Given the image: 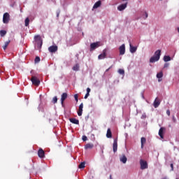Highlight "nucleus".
Here are the masks:
<instances>
[{
  "instance_id": "21",
  "label": "nucleus",
  "mask_w": 179,
  "mask_h": 179,
  "mask_svg": "<svg viewBox=\"0 0 179 179\" xmlns=\"http://www.w3.org/2000/svg\"><path fill=\"white\" fill-rule=\"evenodd\" d=\"M94 147V145L93 143H87L85 145V149H93Z\"/></svg>"
},
{
  "instance_id": "4",
  "label": "nucleus",
  "mask_w": 179,
  "mask_h": 179,
  "mask_svg": "<svg viewBox=\"0 0 179 179\" xmlns=\"http://www.w3.org/2000/svg\"><path fill=\"white\" fill-rule=\"evenodd\" d=\"M140 164H141V170H145L148 169V162L146 161H143V159H141Z\"/></svg>"
},
{
  "instance_id": "28",
  "label": "nucleus",
  "mask_w": 179,
  "mask_h": 179,
  "mask_svg": "<svg viewBox=\"0 0 179 179\" xmlns=\"http://www.w3.org/2000/svg\"><path fill=\"white\" fill-rule=\"evenodd\" d=\"M157 78L158 79H161V78H163V71H160L157 74Z\"/></svg>"
},
{
  "instance_id": "38",
  "label": "nucleus",
  "mask_w": 179,
  "mask_h": 179,
  "mask_svg": "<svg viewBox=\"0 0 179 179\" xmlns=\"http://www.w3.org/2000/svg\"><path fill=\"white\" fill-rule=\"evenodd\" d=\"M169 65L170 64L169 63H166L164 66V68H169Z\"/></svg>"
},
{
  "instance_id": "44",
  "label": "nucleus",
  "mask_w": 179,
  "mask_h": 179,
  "mask_svg": "<svg viewBox=\"0 0 179 179\" xmlns=\"http://www.w3.org/2000/svg\"><path fill=\"white\" fill-rule=\"evenodd\" d=\"M173 122H176V118L174 117V116L173 117Z\"/></svg>"
},
{
  "instance_id": "35",
  "label": "nucleus",
  "mask_w": 179,
  "mask_h": 179,
  "mask_svg": "<svg viewBox=\"0 0 179 179\" xmlns=\"http://www.w3.org/2000/svg\"><path fill=\"white\" fill-rule=\"evenodd\" d=\"M78 94H76L74 95V99H75V100H76V101L77 103H78Z\"/></svg>"
},
{
  "instance_id": "27",
  "label": "nucleus",
  "mask_w": 179,
  "mask_h": 179,
  "mask_svg": "<svg viewBox=\"0 0 179 179\" xmlns=\"http://www.w3.org/2000/svg\"><path fill=\"white\" fill-rule=\"evenodd\" d=\"M35 41H41V36L40 35H36L34 36Z\"/></svg>"
},
{
  "instance_id": "6",
  "label": "nucleus",
  "mask_w": 179,
  "mask_h": 179,
  "mask_svg": "<svg viewBox=\"0 0 179 179\" xmlns=\"http://www.w3.org/2000/svg\"><path fill=\"white\" fill-rule=\"evenodd\" d=\"M38 156L41 159H43V157H45V152H44L43 148H40L38 151Z\"/></svg>"
},
{
  "instance_id": "46",
  "label": "nucleus",
  "mask_w": 179,
  "mask_h": 179,
  "mask_svg": "<svg viewBox=\"0 0 179 179\" xmlns=\"http://www.w3.org/2000/svg\"><path fill=\"white\" fill-rule=\"evenodd\" d=\"M43 45V42L41 43V45Z\"/></svg>"
},
{
  "instance_id": "11",
  "label": "nucleus",
  "mask_w": 179,
  "mask_h": 179,
  "mask_svg": "<svg viewBox=\"0 0 179 179\" xmlns=\"http://www.w3.org/2000/svg\"><path fill=\"white\" fill-rule=\"evenodd\" d=\"M119 51L120 55H124V54H125V45L122 44L121 46H120Z\"/></svg>"
},
{
  "instance_id": "12",
  "label": "nucleus",
  "mask_w": 179,
  "mask_h": 179,
  "mask_svg": "<svg viewBox=\"0 0 179 179\" xmlns=\"http://www.w3.org/2000/svg\"><path fill=\"white\" fill-rule=\"evenodd\" d=\"M164 131H166V128L164 127H161L159 130V136L162 139H164V136L163 135Z\"/></svg>"
},
{
  "instance_id": "22",
  "label": "nucleus",
  "mask_w": 179,
  "mask_h": 179,
  "mask_svg": "<svg viewBox=\"0 0 179 179\" xmlns=\"http://www.w3.org/2000/svg\"><path fill=\"white\" fill-rule=\"evenodd\" d=\"M10 44V40H8V41L5 42L4 45L3 46V50H6L8 48V46Z\"/></svg>"
},
{
  "instance_id": "41",
  "label": "nucleus",
  "mask_w": 179,
  "mask_h": 179,
  "mask_svg": "<svg viewBox=\"0 0 179 179\" xmlns=\"http://www.w3.org/2000/svg\"><path fill=\"white\" fill-rule=\"evenodd\" d=\"M166 114L169 115V117H170V110H166Z\"/></svg>"
},
{
  "instance_id": "14",
  "label": "nucleus",
  "mask_w": 179,
  "mask_h": 179,
  "mask_svg": "<svg viewBox=\"0 0 179 179\" xmlns=\"http://www.w3.org/2000/svg\"><path fill=\"white\" fill-rule=\"evenodd\" d=\"M129 47H130V52H131V54L136 52V50H138V48L136 46H133L132 44L129 43Z\"/></svg>"
},
{
  "instance_id": "20",
  "label": "nucleus",
  "mask_w": 179,
  "mask_h": 179,
  "mask_svg": "<svg viewBox=\"0 0 179 179\" xmlns=\"http://www.w3.org/2000/svg\"><path fill=\"white\" fill-rule=\"evenodd\" d=\"M106 138H113V133H111V129H107Z\"/></svg>"
},
{
  "instance_id": "31",
  "label": "nucleus",
  "mask_w": 179,
  "mask_h": 179,
  "mask_svg": "<svg viewBox=\"0 0 179 179\" xmlns=\"http://www.w3.org/2000/svg\"><path fill=\"white\" fill-rule=\"evenodd\" d=\"M57 101H58V97L54 96V97H53V99H52V103H53L54 104H55V103H57Z\"/></svg>"
},
{
  "instance_id": "15",
  "label": "nucleus",
  "mask_w": 179,
  "mask_h": 179,
  "mask_svg": "<svg viewBox=\"0 0 179 179\" xmlns=\"http://www.w3.org/2000/svg\"><path fill=\"white\" fill-rule=\"evenodd\" d=\"M153 106L155 107V108H157V107H159V106H160V100L159 99V98H156L154 103H153Z\"/></svg>"
},
{
  "instance_id": "5",
  "label": "nucleus",
  "mask_w": 179,
  "mask_h": 179,
  "mask_svg": "<svg viewBox=\"0 0 179 179\" xmlns=\"http://www.w3.org/2000/svg\"><path fill=\"white\" fill-rule=\"evenodd\" d=\"M113 148V152H114V153H115V152H117V148H118V138L114 139Z\"/></svg>"
},
{
  "instance_id": "30",
  "label": "nucleus",
  "mask_w": 179,
  "mask_h": 179,
  "mask_svg": "<svg viewBox=\"0 0 179 179\" xmlns=\"http://www.w3.org/2000/svg\"><path fill=\"white\" fill-rule=\"evenodd\" d=\"M6 34V31H5V30L0 31V35L1 37H3Z\"/></svg>"
},
{
  "instance_id": "23",
  "label": "nucleus",
  "mask_w": 179,
  "mask_h": 179,
  "mask_svg": "<svg viewBox=\"0 0 179 179\" xmlns=\"http://www.w3.org/2000/svg\"><path fill=\"white\" fill-rule=\"evenodd\" d=\"M141 149H143V144L146 143V138L145 137H142L141 139Z\"/></svg>"
},
{
  "instance_id": "10",
  "label": "nucleus",
  "mask_w": 179,
  "mask_h": 179,
  "mask_svg": "<svg viewBox=\"0 0 179 179\" xmlns=\"http://www.w3.org/2000/svg\"><path fill=\"white\" fill-rule=\"evenodd\" d=\"M67 98H68V94L66 92H64L62 94L61 103L62 105H64V101H65V100H66Z\"/></svg>"
},
{
  "instance_id": "3",
  "label": "nucleus",
  "mask_w": 179,
  "mask_h": 179,
  "mask_svg": "<svg viewBox=\"0 0 179 179\" xmlns=\"http://www.w3.org/2000/svg\"><path fill=\"white\" fill-rule=\"evenodd\" d=\"M9 20H10V15L8 13H5L3 15V22L6 24L9 23Z\"/></svg>"
},
{
  "instance_id": "8",
  "label": "nucleus",
  "mask_w": 179,
  "mask_h": 179,
  "mask_svg": "<svg viewBox=\"0 0 179 179\" xmlns=\"http://www.w3.org/2000/svg\"><path fill=\"white\" fill-rule=\"evenodd\" d=\"M49 52H57L58 51V46L52 45L48 48Z\"/></svg>"
},
{
  "instance_id": "43",
  "label": "nucleus",
  "mask_w": 179,
  "mask_h": 179,
  "mask_svg": "<svg viewBox=\"0 0 179 179\" xmlns=\"http://www.w3.org/2000/svg\"><path fill=\"white\" fill-rule=\"evenodd\" d=\"M110 69H111V66L109 67L108 69H106V72H108V71H110Z\"/></svg>"
},
{
  "instance_id": "37",
  "label": "nucleus",
  "mask_w": 179,
  "mask_h": 179,
  "mask_svg": "<svg viewBox=\"0 0 179 179\" xmlns=\"http://www.w3.org/2000/svg\"><path fill=\"white\" fill-rule=\"evenodd\" d=\"M171 171H174V165L173 164H171Z\"/></svg>"
},
{
  "instance_id": "18",
  "label": "nucleus",
  "mask_w": 179,
  "mask_h": 179,
  "mask_svg": "<svg viewBox=\"0 0 179 179\" xmlns=\"http://www.w3.org/2000/svg\"><path fill=\"white\" fill-rule=\"evenodd\" d=\"M120 162H122V163H124V164H125V163H127V156H125V155H122L120 157Z\"/></svg>"
},
{
  "instance_id": "47",
  "label": "nucleus",
  "mask_w": 179,
  "mask_h": 179,
  "mask_svg": "<svg viewBox=\"0 0 179 179\" xmlns=\"http://www.w3.org/2000/svg\"><path fill=\"white\" fill-rule=\"evenodd\" d=\"M123 1H127V0H123Z\"/></svg>"
},
{
  "instance_id": "34",
  "label": "nucleus",
  "mask_w": 179,
  "mask_h": 179,
  "mask_svg": "<svg viewBox=\"0 0 179 179\" xmlns=\"http://www.w3.org/2000/svg\"><path fill=\"white\" fill-rule=\"evenodd\" d=\"M82 139H83V142H86V141H87V136H83Z\"/></svg>"
},
{
  "instance_id": "39",
  "label": "nucleus",
  "mask_w": 179,
  "mask_h": 179,
  "mask_svg": "<svg viewBox=\"0 0 179 179\" xmlns=\"http://www.w3.org/2000/svg\"><path fill=\"white\" fill-rule=\"evenodd\" d=\"M59 13H61L60 10L57 12V17H59Z\"/></svg>"
},
{
  "instance_id": "45",
  "label": "nucleus",
  "mask_w": 179,
  "mask_h": 179,
  "mask_svg": "<svg viewBox=\"0 0 179 179\" xmlns=\"http://www.w3.org/2000/svg\"><path fill=\"white\" fill-rule=\"evenodd\" d=\"M178 33H179V27H178Z\"/></svg>"
},
{
  "instance_id": "33",
  "label": "nucleus",
  "mask_w": 179,
  "mask_h": 179,
  "mask_svg": "<svg viewBox=\"0 0 179 179\" xmlns=\"http://www.w3.org/2000/svg\"><path fill=\"white\" fill-rule=\"evenodd\" d=\"M35 64H38V62H40V57L37 56L35 58Z\"/></svg>"
},
{
  "instance_id": "17",
  "label": "nucleus",
  "mask_w": 179,
  "mask_h": 179,
  "mask_svg": "<svg viewBox=\"0 0 179 179\" xmlns=\"http://www.w3.org/2000/svg\"><path fill=\"white\" fill-rule=\"evenodd\" d=\"M70 122L72 124H75L76 125H79V120H77L76 118H70L69 119Z\"/></svg>"
},
{
  "instance_id": "13",
  "label": "nucleus",
  "mask_w": 179,
  "mask_h": 179,
  "mask_svg": "<svg viewBox=\"0 0 179 179\" xmlns=\"http://www.w3.org/2000/svg\"><path fill=\"white\" fill-rule=\"evenodd\" d=\"M99 47V43H92L90 44V51H93V50H96Z\"/></svg>"
},
{
  "instance_id": "25",
  "label": "nucleus",
  "mask_w": 179,
  "mask_h": 179,
  "mask_svg": "<svg viewBox=\"0 0 179 179\" xmlns=\"http://www.w3.org/2000/svg\"><path fill=\"white\" fill-rule=\"evenodd\" d=\"M164 62H169V61H171V57L170 56H164Z\"/></svg>"
},
{
  "instance_id": "2",
  "label": "nucleus",
  "mask_w": 179,
  "mask_h": 179,
  "mask_svg": "<svg viewBox=\"0 0 179 179\" xmlns=\"http://www.w3.org/2000/svg\"><path fill=\"white\" fill-rule=\"evenodd\" d=\"M31 81L32 82V85L34 86H40V79H38L37 77L33 76L31 78Z\"/></svg>"
},
{
  "instance_id": "19",
  "label": "nucleus",
  "mask_w": 179,
  "mask_h": 179,
  "mask_svg": "<svg viewBox=\"0 0 179 179\" xmlns=\"http://www.w3.org/2000/svg\"><path fill=\"white\" fill-rule=\"evenodd\" d=\"M101 6V1H98L93 6V9H97V8H100Z\"/></svg>"
},
{
  "instance_id": "36",
  "label": "nucleus",
  "mask_w": 179,
  "mask_h": 179,
  "mask_svg": "<svg viewBox=\"0 0 179 179\" xmlns=\"http://www.w3.org/2000/svg\"><path fill=\"white\" fill-rule=\"evenodd\" d=\"M90 96V93H88V92H87L86 93V94L85 95V96H84V99H87V97H89Z\"/></svg>"
},
{
  "instance_id": "7",
  "label": "nucleus",
  "mask_w": 179,
  "mask_h": 179,
  "mask_svg": "<svg viewBox=\"0 0 179 179\" xmlns=\"http://www.w3.org/2000/svg\"><path fill=\"white\" fill-rule=\"evenodd\" d=\"M78 117H82V114L83 113V103H81L78 107Z\"/></svg>"
},
{
  "instance_id": "24",
  "label": "nucleus",
  "mask_w": 179,
  "mask_h": 179,
  "mask_svg": "<svg viewBox=\"0 0 179 179\" xmlns=\"http://www.w3.org/2000/svg\"><path fill=\"white\" fill-rule=\"evenodd\" d=\"M79 64H76L75 66H73L72 69L73 71H76V72H78L79 71Z\"/></svg>"
},
{
  "instance_id": "32",
  "label": "nucleus",
  "mask_w": 179,
  "mask_h": 179,
  "mask_svg": "<svg viewBox=\"0 0 179 179\" xmlns=\"http://www.w3.org/2000/svg\"><path fill=\"white\" fill-rule=\"evenodd\" d=\"M118 73L120 74V75H124L125 73V71H124V69H120L118 70Z\"/></svg>"
},
{
  "instance_id": "9",
  "label": "nucleus",
  "mask_w": 179,
  "mask_h": 179,
  "mask_svg": "<svg viewBox=\"0 0 179 179\" xmlns=\"http://www.w3.org/2000/svg\"><path fill=\"white\" fill-rule=\"evenodd\" d=\"M107 57V50H103V53L98 56L99 59H104Z\"/></svg>"
},
{
  "instance_id": "40",
  "label": "nucleus",
  "mask_w": 179,
  "mask_h": 179,
  "mask_svg": "<svg viewBox=\"0 0 179 179\" xmlns=\"http://www.w3.org/2000/svg\"><path fill=\"white\" fill-rule=\"evenodd\" d=\"M91 90L90 87L87 88V93H90V94Z\"/></svg>"
},
{
  "instance_id": "16",
  "label": "nucleus",
  "mask_w": 179,
  "mask_h": 179,
  "mask_svg": "<svg viewBox=\"0 0 179 179\" xmlns=\"http://www.w3.org/2000/svg\"><path fill=\"white\" fill-rule=\"evenodd\" d=\"M127 3L121 4L117 7V10H120V12L124 10L127 8Z\"/></svg>"
},
{
  "instance_id": "1",
  "label": "nucleus",
  "mask_w": 179,
  "mask_h": 179,
  "mask_svg": "<svg viewBox=\"0 0 179 179\" xmlns=\"http://www.w3.org/2000/svg\"><path fill=\"white\" fill-rule=\"evenodd\" d=\"M162 55V50H158L155 51V55L150 59V62L153 64L157 62L160 59V56Z\"/></svg>"
},
{
  "instance_id": "42",
  "label": "nucleus",
  "mask_w": 179,
  "mask_h": 179,
  "mask_svg": "<svg viewBox=\"0 0 179 179\" xmlns=\"http://www.w3.org/2000/svg\"><path fill=\"white\" fill-rule=\"evenodd\" d=\"M145 19H148V13L145 12Z\"/></svg>"
},
{
  "instance_id": "26",
  "label": "nucleus",
  "mask_w": 179,
  "mask_h": 179,
  "mask_svg": "<svg viewBox=\"0 0 179 179\" xmlns=\"http://www.w3.org/2000/svg\"><path fill=\"white\" fill-rule=\"evenodd\" d=\"M85 165H86V162H81V163L79 164V166H78V169H85Z\"/></svg>"
},
{
  "instance_id": "29",
  "label": "nucleus",
  "mask_w": 179,
  "mask_h": 179,
  "mask_svg": "<svg viewBox=\"0 0 179 179\" xmlns=\"http://www.w3.org/2000/svg\"><path fill=\"white\" fill-rule=\"evenodd\" d=\"M29 23H30V20L29 19V17H27L25 19V26H26V27H27V26H29Z\"/></svg>"
}]
</instances>
